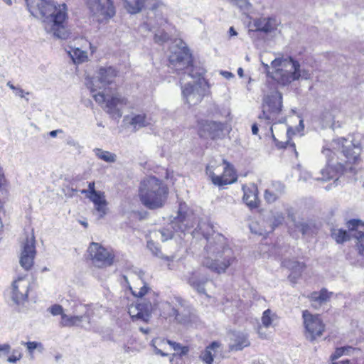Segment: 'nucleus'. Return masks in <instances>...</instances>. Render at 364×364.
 I'll return each instance as SVG.
<instances>
[{"label": "nucleus", "instance_id": "nucleus-1", "mask_svg": "<svg viewBox=\"0 0 364 364\" xmlns=\"http://www.w3.org/2000/svg\"><path fill=\"white\" fill-rule=\"evenodd\" d=\"M322 154L326 158V167L321 169V178L316 180L326 181L334 179L336 183L339 176L347 173H355V166L360 161L361 148L360 144L346 138L333 139L329 144H325Z\"/></svg>", "mask_w": 364, "mask_h": 364}, {"label": "nucleus", "instance_id": "nucleus-2", "mask_svg": "<svg viewBox=\"0 0 364 364\" xmlns=\"http://www.w3.org/2000/svg\"><path fill=\"white\" fill-rule=\"evenodd\" d=\"M194 230L201 232L207 240L203 265L217 274L225 273L236 262V255L227 238L216 232L215 226L209 222H199Z\"/></svg>", "mask_w": 364, "mask_h": 364}, {"label": "nucleus", "instance_id": "nucleus-3", "mask_svg": "<svg viewBox=\"0 0 364 364\" xmlns=\"http://www.w3.org/2000/svg\"><path fill=\"white\" fill-rule=\"evenodd\" d=\"M138 280L141 287H130L132 294L141 298L135 304L129 306L128 313L133 321H142L147 322L151 315L154 314L164 318L174 317L176 309L168 301H158L157 296L138 276Z\"/></svg>", "mask_w": 364, "mask_h": 364}, {"label": "nucleus", "instance_id": "nucleus-4", "mask_svg": "<svg viewBox=\"0 0 364 364\" xmlns=\"http://www.w3.org/2000/svg\"><path fill=\"white\" fill-rule=\"evenodd\" d=\"M27 9L34 17L41 19L48 33L59 39H67L70 36L65 28L67 6L65 4L57 6L47 0H25Z\"/></svg>", "mask_w": 364, "mask_h": 364}, {"label": "nucleus", "instance_id": "nucleus-5", "mask_svg": "<svg viewBox=\"0 0 364 364\" xmlns=\"http://www.w3.org/2000/svg\"><path fill=\"white\" fill-rule=\"evenodd\" d=\"M27 9L34 17L41 19L48 33L59 39H67L70 36L65 28L67 6L65 4L57 6L47 0H25Z\"/></svg>", "mask_w": 364, "mask_h": 364}, {"label": "nucleus", "instance_id": "nucleus-6", "mask_svg": "<svg viewBox=\"0 0 364 364\" xmlns=\"http://www.w3.org/2000/svg\"><path fill=\"white\" fill-rule=\"evenodd\" d=\"M168 190L161 180L149 176L141 180L139 196L141 203L149 209L162 207L168 196Z\"/></svg>", "mask_w": 364, "mask_h": 364}, {"label": "nucleus", "instance_id": "nucleus-7", "mask_svg": "<svg viewBox=\"0 0 364 364\" xmlns=\"http://www.w3.org/2000/svg\"><path fill=\"white\" fill-rule=\"evenodd\" d=\"M272 65L275 68L272 77L284 86L300 78L308 80L311 77L310 72L308 70L301 69L299 63L291 57L275 58L272 61Z\"/></svg>", "mask_w": 364, "mask_h": 364}, {"label": "nucleus", "instance_id": "nucleus-8", "mask_svg": "<svg viewBox=\"0 0 364 364\" xmlns=\"http://www.w3.org/2000/svg\"><path fill=\"white\" fill-rule=\"evenodd\" d=\"M191 61L192 55L186 47L176 48L169 56L170 64L177 72L184 70L183 77L181 79V85L186 75L192 78L193 82H199L202 85V78L205 73V70L202 67L192 65Z\"/></svg>", "mask_w": 364, "mask_h": 364}, {"label": "nucleus", "instance_id": "nucleus-9", "mask_svg": "<svg viewBox=\"0 0 364 364\" xmlns=\"http://www.w3.org/2000/svg\"><path fill=\"white\" fill-rule=\"evenodd\" d=\"M102 309V306L97 304L94 305H77L74 313L80 312L82 313V314H74L71 316L63 314V321H60V325L63 327H83L82 323L83 321L87 320L89 327H85V328L90 330L92 328V318L95 316H98Z\"/></svg>", "mask_w": 364, "mask_h": 364}, {"label": "nucleus", "instance_id": "nucleus-10", "mask_svg": "<svg viewBox=\"0 0 364 364\" xmlns=\"http://www.w3.org/2000/svg\"><path fill=\"white\" fill-rule=\"evenodd\" d=\"M96 102L100 105L105 103V110L112 117L120 118L122 115V109L127 105V98L119 92H112L109 90L99 91L92 94Z\"/></svg>", "mask_w": 364, "mask_h": 364}, {"label": "nucleus", "instance_id": "nucleus-11", "mask_svg": "<svg viewBox=\"0 0 364 364\" xmlns=\"http://www.w3.org/2000/svg\"><path fill=\"white\" fill-rule=\"evenodd\" d=\"M282 107V95L277 90H272L269 93L264 95L262 105V113L259 118L264 119L268 124H275L278 114L281 112Z\"/></svg>", "mask_w": 364, "mask_h": 364}, {"label": "nucleus", "instance_id": "nucleus-12", "mask_svg": "<svg viewBox=\"0 0 364 364\" xmlns=\"http://www.w3.org/2000/svg\"><path fill=\"white\" fill-rule=\"evenodd\" d=\"M89 14L98 23L107 22L116 13L112 0H87Z\"/></svg>", "mask_w": 364, "mask_h": 364}, {"label": "nucleus", "instance_id": "nucleus-13", "mask_svg": "<svg viewBox=\"0 0 364 364\" xmlns=\"http://www.w3.org/2000/svg\"><path fill=\"white\" fill-rule=\"evenodd\" d=\"M117 75V71L113 67H101L95 77L87 79L86 85L93 94L97 90H108L107 87L114 82Z\"/></svg>", "mask_w": 364, "mask_h": 364}, {"label": "nucleus", "instance_id": "nucleus-14", "mask_svg": "<svg viewBox=\"0 0 364 364\" xmlns=\"http://www.w3.org/2000/svg\"><path fill=\"white\" fill-rule=\"evenodd\" d=\"M92 264L99 268L109 267L114 261L112 250L106 248L97 242H91L87 249Z\"/></svg>", "mask_w": 364, "mask_h": 364}, {"label": "nucleus", "instance_id": "nucleus-15", "mask_svg": "<svg viewBox=\"0 0 364 364\" xmlns=\"http://www.w3.org/2000/svg\"><path fill=\"white\" fill-rule=\"evenodd\" d=\"M284 220V214L277 210H272L267 220L253 222L250 225L252 232L259 235H266L272 232L276 227L282 225Z\"/></svg>", "mask_w": 364, "mask_h": 364}, {"label": "nucleus", "instance_id": "nucleus-16", "mask_svg": "<svg viewBox=\"0 0 364 364\" xmlns=\"http://www.w3.org/2000/svg\"><path fill=\"white\" fill-rule=\"evenodd\" d=\"M35 242L33 232L26 233L25 239L21 242L19 263L26 271L31 269L33 265V261L36 254Z\"/></svg>", "mask_w": 364, "mask_h": 364}, {"label": "nucleus", "instance_id": "nucleus-17", "mask_svg": "<svg viewBox=\"0 0 364 364\" xmlns=\"http://www.w3.org/2000/svg\"><path fill=\"white\" fill-rule=\"evenodd\" d=\"M303 318L306 336L308 339L313 341L322 335L324 325L318 315H313L308 311H303Z\"/></svg>", "mask_w": 364, "mask_h": 364}, {"label": "nucleus", "instance_id": "nucleus-18", "mask_svg": "<svg viewBox=\"0 0 364 364\" xmlns=\"http://www.w3.org/2000/svg\"><path fill=\"white\" fill-rule=\"evenodd\" d=\"M223 173L221 175H217L210 169V166H207V173L210 177L213 184L223 186L233 183L237 181V176L232 166L225 160H223Z\"/></svg>", "mask_w": 364, "mask_h": 364}, {"label": "nucleus", "instance_id": "nucleus-19", "mask_svg": "<svg viewBox=\"0 0 364 364\" xmlns=\"http://www.w3.org/2000/svg\"><path fill=\"white\" fill-rule=\"evenodd\" d=\"M182 95L184 101L190 106L201 102L204 96V88L199 82H188L181 85Z\"/></svg>", "mask_w": 364, "mask_h": 364}, {"label": "nucleus", "instance_id": "nucleus-20", "mask_svg": "<svg viewBox=\"0 0 364 364\" xmlns=\"http://www.w3.org/2000/svg\"><path fill=\"white\" fill-rule=\"evenodd\" d=\"M30 282L25 277H19L12 283L11 299L17 305L23 304L28 299Z\"/></svg>", "mask_w": 364, "mask_h": 364}, {"label": "nucleus", "instance_id": "nucleus-21", "mask_svg": "<svg viewBox=\"0 0 364 364\" xmlns=\"http://www.w3.org/2000/svg\"><path fill=\"white\" fill-rule=\"evenodd\" d=\"M223 132V124L214 121H205L200 123L198 133L201 137L213 139L220 137Z\"/></svg>", "mask_w": 364, "mask_h": 364}, {"label": "nucleus", "instance_id": "nucleus-22", "mask_svg": "<svg viewBox=\"0 0 364 364\" xmlns=\"http://www.w3.org/2000/svg\"><path fill=\"white\" fill-rule=\"evenodd\" d=\"M347 224L350 235L358 240L359 252L364 256V224L355 219L350 220Z\"/></svg>", "mask_w": 364, "mask_h": 364}, {"label": "nucleus", "instance_id": "nucleus-23", "mask_svg": "<svg viewBox=\"0 0 364 364\" xmlns=\"http://www.w3.org/2000/svg\"><path fill=\"white\" fill-rule=\"evenodd\" d=\"M185 279L197 292L205 294V286L208 281V278L205 275L199 272H194L185 275Z\"/></svg>", "mask_w": 364, "mask_h": 364}, {"label": "nucleus", "instance_id": "nucleus-24", "mask_svg": "<svg viewBox=\"0 0 364 364\" xmlns=\"http://www.w3.org/2000/svg\"><path fill=\"white\" fill-rule=\"evenodd\" d=\"M124 121H126L135 131L151 124V119L147 117L145 113H132L130 115L126 116L124 117Z\"/></svg>", "mask_w": 364, "mask_h": 364}, {"label": "nucleus", "instance_id": "nucleus-25", "mask_svg": "<svg viewBox=\"0 0 364 364\" xmlns=\"http://www.w3.org/2000/svg\"><path fill=\"white\" fill-rule=\"evenodd\" d=\"M279 22L275 17H260L254 21L257 31L270 33L277 29Z\"/></svg>", "mask_w": 364, "mask_h": 364}, {"label": "nucleus", "instance_id": "nucleus-26", "mask_svg": "<svg viewBox=\"0 0 364 364\" xmlns=\"http://www.w3.org/2000/svg\"><path fill=\"white\" fill-rule=\"evenodd\" d=\"M230 349L232 350H241L250 346L248 335L244 332L234 331L230 334Z\"/></svg>", "mask_w": 364, "mask_h": 364}, {"label": "nucleus", "instance_id": "nucleus-27", "mask_svg": "<svg viewBox=\"0 0 364 364\" xmlns=\"http://www.w3.org/2000/svg\"><path fill=\"white\" fill-rule=\"evenodd\" d=\"M243 200L250 208H255L258 206L259 199L257 196V187L255 184L243 186Z\"/></svg>", "mask_w": 364, "mask_h": 364}, {"label": "nucleus", "instance_id": "nucleus-28", "mask_svg": "<svg viewBox=\"0 0 364 364\" xmlns=\"http://www.w3.org/2000/svg\"><path fill=\"white\" fill-rule=\"evenodd\" d=\"M284 186L279 181H274L264 191V199L269 203L275 202L284 192Z\"/></svg>", "mask_w": 364, "mask_h": 364}, {"label": "nucleus", "instance_id": "nucleus-29", "mask_svg": "<svg viewBox=\"0 0 364 364\" xmlns=\"http://www.w3.org/2000/svg\"><path fill=\"white\" fill-rule=\"evenodd\" d=\"M191 216L183 214L181 209L178 211V215L172 221L171 228L175 232H185L194 227L193 223H189Z\"/></svg>", "mask_w": 364, "mask_h": 364}, {"label": "nucleus", "instance_id": "nucleus-30", "mask_svg": "<svg viewBox=\"0 0 364 364\" xmlns=\"http://www.w3.org/2000/svg\"><path fill=\"white\" fill-rule=\"evenodd\" d=\"M221 343L218 341H213L201 353L200 358L206 364H213L214 358L216 357L218 352L222 351Z\"/></svg>", "mask_w": 364, "mask_h": 364}, {"label": "nucleus", "instance_id": "nucleus-31", "mask_svg": "<svg viewBox=\"0 0 364 364\" xmlns=\"http://www.w3.org/2000/svg\"><path fill=\"white\" fill-rule=\"evenodd\" d=\"M282 265L291 270V273L289 275V278L291 282H294V280L301 275L305 268L304 263L292 259L284 260L282 262Z\"/></svg>", "mask_w": 364, "mask_h": 364}, {"label": "nucleus", "instance_id": "nucleus-32", "mask_svg": "<svg viewBox=\"0 0 364 364\" xmlns=\"http://www.w3.org/2000/svg\"><path fill=\"white\" fill-rule=\"evenodd\" d=\"M330 293L326 289H321L320 291H314L309 296L311 306L318 309L322 304L325 303L330 297Z\"/></svg>", "mask_w": 364, "mask_h": 364}, {"label": "nucleus", "instance_id": "nucleus-33", "mask_svg": "<svg viewBox=\"0 0 364 364\" xmlns=\"http://www.w3.org/2000/svg\"><path fill=\"white\" fill-rule=\"evenodd\" d=\"M146 246H147V248L151 252V253L154 256H156L159 258L163 259L168 262L167 265H168V269H172L171 267V264H170V262L173 261L174 257H175L174 256H164L162 254L159 246L157 244H156L155 242H154L151 240L147 241Z\"/></svg>", "mask_w": 364, "mask_h": 364}, {"label": "nucleus", "instance_id": "nucleus-34", "mask_svg": "<svg viewBox=\"0 0 364 364\" xmlns=\"http://www.w3.org/2000/svg\"><path fill=\"white\" fill-rule=\"evenodd\" d=\"M92 151L99 159L107 163H114L117 161V155L110 151L100 148H95Z\"/></svg>", "mask_w": 364, "mask_h": 364}, {"label": "nucleus", "instance_id": "nucleus-35", "mask_svg": "<svg viewBox=\"0 0 364 364\" xmlns=\"http://www.w3.org/2000/svg\"><path fill=\"white\" fill-rule=\"evenodd\" d=\"M68 52L75 63H81L87 59V53L78 48H70Z\"/></svg>", "mask_w": 364, "mask_h": 364}, {"label": "nucleus", "instance_id": "nucleus-36", "mask_svg": "<svg viewBox=\"0 0 364 364\" xmlns=\"http://www.w3.org/2000/svg\"><path fill=\"white\" fill-rule=\"evenodd\" d=\"M177 322L183 324L189 325L195 319V315L191 314L188 311L184 310L183 312H178L176 310L174 316Z\"/></svg>", "mask_w": 364, "mask_h": 364}, {"label": "nucleus", "instance_id": "nucleus-37", "mask_svg": "<svg viewBox=\"0 0 364 364\" xmlns=\"http://www.w3.org/2000/svg\"><path fill=\"white\" fill-rule=\"evenodd\" d=\"M146 0H135L134 3L128 1H124V7L127 11L132 14H137L144 6Z\"/></svg>", "mask_w": 364, "mask_h": 364}, {"label": "nucleus", "instance_id": "nucleus-38", "mask_svg": "<svg viewBox=\"0 0 364 364\" xmlns=\"http://www.w3.org/2000/svg\"><path fill=\"white\" fill-rule=\"evenodd\" d=\"M173 231L170 228H162L158 230L151 232L152 237L159 239L161 242H166L173 237Z\"/></svg>", "mask_w": 364, "mask_h": 364}, {"label": "nucleus", "instance_id": "nucleus-39", "mask_svg": "<svg viewBox=\"0 0 364 364\" xmlns=\"http://www.w3.org/2000/svg\"><path fill=\"white\" fill-rule=\"evenodd\" d=\"M356 350H358L356 348L349 346L337 348L335 352L331 355V359L333 361L342 355H351Z\"/></svg>", "mask_w": 364, "mask_h": 364}, {"label": "nucleus", "instance_id": "nucleus-40", "mask_svg": "<svg viewBox=\"0 0 364 364\" xmlns=\"http://www.w3.org/2000/svg\"><path fill=\"white\" fill-rule=\"evenodd\" d=\"M320 124L323 129L332 127L333 125V114L328 111L323 112L320 117Z\"/></svg>", "mask_w": 364, "mask_h": 364}, {"label": "nucleus", "instance_id": "nucleus-41", "mask_svg": "<svg viewBox=\"0 0 364 364\" xmlns=\"http://www.w3.org/2000/svg\"><path fill=\"white\" fill-rule=\"evenodd\" d=\"M331 235L337 243H342L350 238V235L348 232L341 229L333 230Z\"/></svg>", "mask_w": 364, "mask_h": 364}, {"label": "nucleus", "instance_id": "nucleus-42", "mask_svg": "<svg viewBox=\"0 0 364 364\" xmlns=\"http://www.w3.org/2000/svg\"><path fill=\"white\" fill-rule=\"evenodd\" d=\"M276 316L274 314H272L271 310L267 309L264 311L262 317V323L263 327L269 328L272 326V322L274 321Z\"/></svg>", "mask_w": 364, "mask_h": 364}, {"label": "nucleus", "instance_id": "nucleus-43", "mask_svg": "<svg viewBox=\"0 0 364 364\" xmlns=\"http://www.w3.org/2000/svg\"><path fill=\"white\" fill-rule=\"evenodd\" d=\"M21 345L26 346V348L29 353V354L32 355L33 350L36 349H39L40 350H43V345L40 342L36 341H28V342H21Z\"/></svg>", "mask_w": 364, "mask_h": 364}, {"label": "nucleus", "instance_id": "nucleus-44", "mask_svg": "<svg viewBox=\"0 0 364 364\" xmlns=\"http://www.w3.org/2000/svg\"><path fill=\"white\" fill-rule=\"evenodd\" d=\"M87 198L94 203V205L106 201L105 193L102 191H99L93 195H87Z\"/></svg>", "mask_w": 364, "mask_h": 364}, {"label": "nucleus", "instance_id": "nucleus-45", "mask_svg": "<svg viewBox=\"0 0 364 364\" xmlns=\"http://www.w3.org/2000/svg\"><path fill=\"white\" fill-rule=\"evenodd\" d=\"M165 343H168L175 351H181V355H186L188 352L187 347L182 346L180 343L176 342L165 340Z\"/></svg>", "mask_w": 364, "mask_h": 364}, {"label": "nucleus", "instance_id": "nucleus-46", "mask_svg": "<svg viewBox=\"0 0 364 364\" xmlns=\"http://www.w3.org/2000/svg\"><path fill=\"white\" fill-rule=\"evenodd\" d=\"M169 39V36L164 31H158L155 33L154 40L158 43H163Z\"/></svg>", "mask_w": 364, "mask_h": 364}, {"label": "nucleus", "instance_id": "nucleus-47", "mask_svg": "<svg viewBox=\"0 0 364 364\" xmlns=\"http://www.w3.org/2000/svg\"><path fill=\"white\" fill-rule=\"evenodd\" d=\"M160 343H165V340L161 339H154L152 341V346L154 347V353L157 355H160L163 357L167 356L168 354L163 352L161 349H159L156 345H160Z\"/></svg>", "mask_w": 364, "mask_h": 364}, {"label": "nucleus", "instance_id": "nucleus-48", "mask_svg": "<svg viewBox=\"0 0 364 364\" xmlns=\"http://www.w3.org/2000/svg\"><path fill=\"white\" fill-rule=\"evenodd\" d=\"M49 311L53 316L60 315L61 321H63V315L65 314L63 313V308L62 306L59 304H54L50 307Z\"/></svg>", "mask_w": 364, "mask_h": 364}, {"label": "nucleus", "instance_id": "nucleus-49", "mask_svg": "<svg viewBox=\"0 0 364 364\" xmlns=\"http://www.w3.org/2000/svg\"><path fill=\"white\" fill-rule=\"evenodd\" d=\"M107 201L102 203H98L95 205V210L100 213V218H102L105 214L107 211Z\"/></svg>", "mask_w": 364, "mask_h": 364}, {"label": "nucleus", "instance_id": "nucleus-50", "mask_svg": "<svg viewBox=\"0 0 364 364\" xmlns=\"http://www.w3.org/2000/svg\"><path fill=\"white\" fill-rule=\"evenodd\" d=\"M11 350V346L8 343L0 345V358L8 355Z\"/></svg>", "mask_w": 364, "mask_h": 364}, {"label": "nucleus", "instance_id": "nucleus-51", "mask_svg": "<svg viewBox=\"0 0 364 364\" xmlns=\"http://www.w3.org/2000/svg\"><path fill=\"white\" fill-rule=\"evenodd\" d=\"M296 229L303 235L307 234L309 230V225L306 223H299L295 225Z\"/></svg>", "mask_w": 364, "mask_h": 364}, {"label": "nucleus", "instance_id": "nucleus-52", "mask_svg": "<svg viewBox=\"0 0 364 364\" xmlns=\"http://www.w3.org/2000/svg\"><path fill=\"white\" fill-rule=\"evenodd\" d=\"M81 193L87 195H93L98 191L95 190V182H90L88 183V190L83 189L81 191Z\"/></svg>", "mask_w": 364, "mask_h": 364}, {"label": "nucleus", "instance_id": "nucleus-53", "mask_svg": "<svg viewBox=\"0 0 364 364\" xmlns=\"http://www.w3.org/2000/svg\"><path fill=\"white\" fill-rule=\"evenodd\" d=\"M311 178H312L311 174L309 171L304 170L300 172V176H299L300 181L306 182V181H309Z\"/></svg>", "mask_w": 364, "mask_h": 364}, {"label": "nucleus", "instance_id": "nucleus-54", "mask_svg": "<svg viewBox=\"0 0 364 364\" xmlns=\"http://www.w3.org/2000/svg\"><path fill=\"white\" fill-rule=\"evenodd\" d=\"M16 351H13V355L9 356L7 359V361L9 363H16L18 360H19L21 358V354L19 353L18 355H15Z\"/></svg>", "mask_w": 364, "mask_h": 364}, {"label": "nucleus", "instance_id": "nucleus-55", "mask_svg": "<svg viewBox=\"0 0 364 364\" xmlns=\"http://www.w3.org/2000/svg\"><path fill=\"white\" fill-rule=\"evenodd\" d=\"M262 66H263V68H264V70H265V72H266L267 75L269 77H271L272 78H273V77H272V75L273 72H274V71H275V68H274L272 67V65H271L272 68L274 70L273 71H272V72H271V71L269 70H270V67H269V65L267 63H264V62H262Z\"/></svg>", "mask_w": 364, "mask_h": 364}, {"label": "nucleus", "instance_id": "nucleus-56", "mask_svg": "<svg viewBox=\"0 0 364 364\" xmlns=\"http://www.w3.org/2000/svg\"><path fill=\"white\" fill-rule=\"evenodd\" d=\"M16 95L19 96L21 98L25 97V94L28 95V92H25V91L21 87H16L14 90Z\"/></svg>", "mask_w": 364, "mask_h": 364}, {"label": "nucleus", "instance_id": "nucleus-57", "mask_svg": "<svg viewBox=\"0 0 364 364\" xmlns=\"http://www.w3.org/2000/svg\"><path fill=\"white\" fill-rule=\"evenodd\" d=\"M285 147H286V148H287V147L291 148V149L294 151L296 156H298V153H297V151H296V146H295V144H294V143H293V142H291V141H288L286 143V146H285Z\"/></svg>", "mask_w": 364, "mask_h": 364}, {"label": "nucleus", "instance_id": "nucleus-58", "mask_svg": "<svg viewBox=\"0 0 364 364\" xmlns=\"http://www.w3.org/2000/svg\"><path fill=\"white\" fill-rule=\"evenodd\" d=\"M220 74L226 79H230L234 77V75L228 71H221Z\"/></svg>", "mask_w": 364, "mask_h": 364}, {"label": "nucleus", "instance_id": "nucleus-59", "mask_svg": "<svg viewBox=\"0 0 364 364\" xmlns=\"http://www.w3.org/2000/svg\"><path fill=\"white\" fill-rule=\"evenodd\" d=\"M257 333L260 338H266L267 335L265 333L262 332V326H259L257 329Z\"/></svg>", "mask_w": 364, "mask_h": 364}, {"label": "nucleus", "instance_id": "nucleus-60", "mask_svg": "<svg viewBox=\"0 0 364 364\" xmlns=\"http://www.w3.org/2000/svg\"><path fill=\"white\" fill-rule=\"evenodd\" d=\"M61 132H63V131L61 129L53 130V131L50 132L49 135L51 137H55L58 133H61Z\"/></svg>", "mask_w": 364, "mask_h": 364}, {"label": "nucleus", "instance_id": "nucleus-61", "mask_svg": "<svg viewBox=\"0 0 364 364\" xmlns=\"http://www.w3.org/2000/svg\"><path fill=\"white\" fill-rule=\"evenodd\" d=\"M259 129L256 124H252V132L253 134L257 135L258 134Z\"/></svg>", "mask_w": 364, "mask_h": 364}, {"label": "nucleus", "instance_id": "nucleus-62", "mask_svg": "<svg viewBox=\"0 0 364 364\" xmlns=\"http://www.w3.org/2000/svg\"><path fill=\"white\" fill-rule=\"evenodd\" d=\"M229 34L230 36H235L237 35V31L234 29L233 27H230L229 29Z\"/></svg>", "mask_w": 364, "mask_h": 364}, {"label": "nucleus", "instance_id": "nucleus-63", "mask_svg": "<svg viewBox=\"0 0 364 364\" xmlns=\"http://www.w3.org/2000/svg\"><path fill=\"white\" fill-rule=\"evenodd\" d=\"M332 364H350V360L346 359L338 362H333Z\"/></svg>", "mask_w": 364, "mask_h": 364}, {"label": "nucleus", "instance_id": "nucleus-64", "mask_svg": "<svg viewBox=\"0 0 364 364\" xmlns=\"http://www.w3.org/2000/svg\"><path fill=\"white\" fill-rule=\"evenodd\" d=\"M6 85L14 91L16 89V87L14 86L10 81L6 83Z\"/></svg>", "mask_w": 364, "mask_h": 364}]
</instances>
